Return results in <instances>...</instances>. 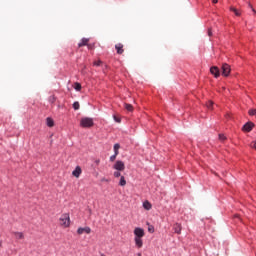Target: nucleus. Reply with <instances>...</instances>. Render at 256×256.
Here are the masks:
<instances>
[{"instance_id":"f257e3e1","label":"nucleus","mask_w":256,"mask_h":256,"mask_svg":"<svg viewBox=\"0 0 256 256\" xmlns=\"http://www.w3.org/2000/svg\"><path fill=\"white\" fill-rule=\"evenodd\" d=\"M134 242L138 249H141L143 247V237H145V230L143 228H135L134 229Z\"/></svg>"},{"instance_id":"f03ea898","label":"nucleus","mask_w":256,"mask_h":256,"mask_svg":"<svg viewBox=\"0 0 256 256\" xmlns=\"http://www.w3.org/2000/svg\"><path fill=\"white\" fill-rule=\"evenodd\" d=\"M59 221H60L61 227L67 228L71 225V218L69 217V214H67V213L62 214Z\"/></svg>"},{"instance_id":"7ed1b4c3","label":"nucleus","mask_w":256,"mask_h":256,"mask_svg":"<svg viewBox=\"0 0 256 256\" xmlns=\"http://www.w3.org/2000/svg\"><path fill=\"white\" fill-rule=\"evenodd\" d=\"M80 125H81V127L89 128V127H93L94 122H93L92 118L84 117L81 119Z\"/></svg>"},{"instance_id":"20e7f679","label":"nucleus","mask_w":256,"mask_h":256,"mask_svg":"<svg viewBox=\"0 0 256 256\" xmlns=\"http://www.w3.org/2000/svg\"><path fill=\"white\" fill-rule=\"evenodd\" d=\"M113 169H115L116 171H125V163L121 160H118L113 165Z\"/></svg>"},{"instance_id":"39448f33","label":"nucleus","mask_w":256,"mask_h":256,"mask_svg":"<svg viewBox=\"0 0 256 256\" xmlns=\"http://www.w3.org/2000/svg\"><path fill=\"white\" fill-rule=\"evenodd\" d=\"M254 127H255V124L253 122H247L242 127V131H244L245 133H250V131H253Z\"/></svg>"},{"instance_id":"423d86ee","label":"nucleus","mask_w":256,"mask_h":256,"mask_svg":"<svg viewBox=\"0 0 256 256\" xmlns=\"http://www.w3.org/2000/svg\"><path fill=\"white\" fill-rule=\"evenodd\" d=\"M229 73H231V66L229 64L222 65V75L224 77H229Z\"/></svg>"},{"instance_id":"0eeeda50","label":"nucleus","mask_w":256,"mask_h":256,"mask_svg":"<svg viewBox=\"0 0 256 256\" xmlns=\"http://www.w3.org/2000/svg\"><path fill=\"white\" fill-rule=\"evenodd\" d=\"M210 73L211 75H214L216 79L221 75V72L219 71V67L217 66H212L210 68Z\"/></svg>"},{"instance_id":"6e6552de","label":"nucleus","mask_w":256,"mask_h":256,"mask_svg":"<svg viewBox=\"0 0 256 256\" xmlns=\"http://www.w3.org/2000/svg\"><path fill=\"white\" fill-rule=\"evenodd\" d=\"M78 235H83V233H86L87 235L91 234V228L89 226L87 227H80L77 230Z\"/></svg>"},{"instance_id":"1a4fd4ad","label":"nucleus","mask_w":256,"mask_h":256,"mask_svg":"<svg viewBox=\"0 0 256 256\" xmlns=\"http://www.w3.org/2000/svg\"><path fill=\"white\" fill-rule=\"evenodd\" d=\"M81 173H82L81 168H80L79 166H77V167L75 168V170L72 172V175H73L74 177H76L77 179H79V177H81Z\"/></svg>"},{"instance_id":"9d476101","label":"nucleus","mask_w":256,"mask_h":256,"mask_svg":"<svg viewBox=\"0 0 256 256\" xmlns=\"http://www.w3.org/2000/svg\"><path fill=\"white\" fill-rule=\"evenodd\" d=\"M115 49H116L118 55H123V53H124L123 44H121V43L116 44Z\"/></svg>"},{"instance_id":"9b49d317","label":"nucleus","mask_w":256,"mask_h":256,"mask_svg":"<svg viewBox=\"0 0 256 256\" xmlns=\"http://www.w3.org/2000/svg\"><path fill=\"white\" fill-rule=\"evenodd\" d=\"M174 232L177 233L178 235H181V224L176 223L173 226Z\"/></svg>"},{"instance_id":"f8f14e48","label":"nucleus","mask_w":256,"mask_h":256,"mask_svg":"<svg viewBox=\"0 0 256 256\" xmlns=\"http://www.w3.org/2000/svg\"><path fill=\"white\" fill-rule=\"evenodd\" d=\"M89 38H83L81 42L78 44V47H85V45H88Z\"/></svg>"},{"instance_id":"ddd939ff","label":"nucleus","mask_w":256,"mask_h":256,"mask_svg":"<svg viewBox=\"0 0 256 256\" xmlns=\"http://www.w3.org/2000/svg\"><path fill=\"white\" fill-rule=\"evenodd\" d=\"M143 207H144V209H146V211H150V209H151V207H152L151 202H149V201L146 200V201L143 203Z\"/></svg>"},{"instance_id":"4468645a","label":"nucleus","mask_w":256,"mask_h":256,"mask_svg":"<svg viewBox=\"0 0 256 256\" xmlns=\"http://www.w3.org/2000/svg\"><path fill=\"white\" fill-rule=\"evenodd\" d=\"M119 185H120V187H125L127 185V181L125 180V176L120 177Z\"/></svg>"},{"instance_id":"2eb2a0df","label":"nucleus","mask_w":256,"mask_h":256,"mask_svg":"<svg viewBox=\"0 0 256 256\" xmlns=\"http://www.w3.org/2000/svg\"><path fill=\"white\" fill-rule=\"evenodd\" d=\"M14 236L16 237V239H25V235L23 234V232H14Z\"/></svg>"},{"instance_id":"dca6fc26","label":"nucleus","mask_w":256,"mask_h":256,"mask_svg":"<svg viewBox=\"0 0 256 256\" xmlns=\"http://www.w3.org/2000/svg\"><path fill=\"white\" fill-rule=\"evenodd\" d=\"M46 123L49 127H54L55 125V122L51 118H47Z\"/></svg>"},{"instance_id":"f3484780","label":"nucleus","mask_w":256,"mask_h":256,"mask_svg":"<svg viewBox=\"0 0 256 256\" xmlns=\"http://www.w3.org/2000/svg\"><path fill=\"white\" fill-rule=\"evenodd\" d=\"M119 149H121V145L115 144L114 145V153H116V155H119Z\"/></svg>"},{"instance_id":"a211bd4d","label":"nucleus","mask_w":256,"mask_h":256,"mask_svg":"<svg viewBox=\"0 0 256 256\" xmlns=\"http://www.w3.org/2000/svg\"><path fill=\"white\" fill-rule=\"evenodd\" d=\"M124 107L126 110H128L130 112L133 111V105H131V104H124Z\"/></svg>"},{"instance_id":"6ab92c4d","label":"nucleus","mask_w":256,"mask_h":256,"mask_svg":"<svg viewBox=\"0 0 256 256\" xmlns=\"http://www.w3.org/2000/svg\"><path fill=\"white\" fill-rule=\"evenodd\" d=\"M231 11H233V13H235V15H236L237 17H239V16L241 15V12H239V10L236 9V8H231Z\"/></svg>"},{"instance_id":"aec40b11","label":"nucleus","mask_w":256,"mask_h":256,"mask_svg":"<svg viewBox=\"0 0 256 256\" xmlns=\"http://www.w3.org/2000/svg\"><path fill=\"white\" fill-rule=\"evenodd\" d=\"M74 88H75L76 91H81V84H79V82H76L74 84Z\"/></svg>"},{"instance_id":"412c9836","label":"nucleus","mask_w":256,"mask_h":256,"mask_svg":"<svg viewBox=\"0 0 256 256\" xmlns=\"http://www.w3.org/2000/svg\"><path fill=\"white\" fill-rule=\"evenodd\" d=\"M79 107H80L79 102L73 103V108L75 109V111H78Z\"/></svg>"},{"instance_id":"4be33fe9","label":"nucleus","mask_w":256,"mask_h":256,"mask_svg":"<svg viewBox=\"0 0 256 256\" xmlns=\"http://www.w3.org/2000/svg\"><path fill=\"white\" fill-rule=\"evenodd\" d=\"M206 105L208 109H213V101H208Z\"/></svg>"},{"instance_id":"5701e85b","label":"nucleus","mask_w":256,"mask_h":256,"mask_svg":"<svg viewBox=\"0 0 256 256\" xmlns=\"http://www.w3.org/2000/svg\"><path fill=\"white\" fill-rule=\"evenodd\" d=\"M114 177H116V178L121 177V172H119V170H117L116 172H114Z\"/></svg>"},{"instance_id":"b1692460","label":"nucleus","mask_w":256,"mask_h":256,"mask_svg":"<svg viewBox=\"0 0 256 256\" xmlns=\"http://www.w3.org/2000/svg\"><path fill=\"white\" fill-rule=\"evenodd\" d=\"M55 101H56L55 96H50V97H49V102H50V103H54Z\"/></svg>"},{"instance_id":"393cba45","label":"nucleus","mask_w":256,"mask_h":256,"mask_svg":"<svg viewBox=\"0 0 256 256\" xmlns=\"http://www.w3.org/2000/svg\"><path fill=\"white\" fill-rule=\"evenodd\" d=\"M219 139H220V141H225V139H227V137H225V135H223V134H219Z\"/></svg>"},{"instance_id":"a878e982","label":"nucleus","mask_w":256,"mask_h":256,"mask_svg":"<svg viewBox=\"0 0 256 256\" xmlns=\"http://www.w3.org/2000/svg\"><path fill=\"white\" fill-rule=\"evenodd\" d=\"M117 159V155H116V153H114V155H112L111 157H110V161H115Z\"/></svg>"},{"instance_id":"bb28decb","label":"nucleus","mask_w":256,"mask_h":256,"mask_svg":"<svg viewBox=\"0 0 256 256\" xmlns=\"http://www.w3.org/2000/svg\"><path fill=\"white\" fill-rule=\"evenodd\" d=\"M113 118L116 123H121V118H118L117 116H113Z\"/></svg>"},{"instance_id":"cd10ccee","label":"nucleus","mask_w":256,"mask_h":256,"mask_svg":"<svg viewBox=\"0 0 256 256\" xmlns=\"http://www.w3.org/2000/svg\"><path fill=\"white\" fill-rule=\"evenodd\" d=\"M250 147H252V149H256V140L251 142Z\"/></svg>"},{"instance_id":"c85d7f7f","label":"nucleus","mask_w":256,"mask_h":256,"mask_svg":"<svg viewBox=\"0 0 256 256\" xmlns=\"http://www.w3.org/2000/svg\"><path fill=\"white\" fill-rule=\"evenodd\" d=\"M249 115H251V116L256 115V109L249 110Z\"/></svg>"},{"instance_id":"c756f323","label":"nucleus","mask_w":256,"mask_h":256,"mask_svg":"<svg viewBox=\"0 0 256 256\" xmlns=\"http://www.w3.org/2000/svg\"><path fill=\"white\" fill-rule=\"evenodd\" d=\"M148 231H149V233H155V228L149 227V228H148Z\"/></svg>"},{"instance_id":"7c9ffc66","label":"nucleus","mask_w":256,"mask_h":256,"mask_svg":"<svg viewBox=\"0 0 256 256\" xmlns=\"http://www.w3.org/2000/svg\"><path fill=\"white\" fill-rule=\"evenodd\" d=\"M94 163H95L96 165H99V163H101V160H100V159H96V160L94 161Z\"/></svg>"},{"instance_id":"2f4dec72","label":"nucleus","mask_w":256,"mask_h":256,"mask_svg":"<svg viewBox=\"0 0 256 256\" xmlns=\"http://www.w3.org/2000/svg\"><path fill=\"white\" fill-rule=\"evenodd\" d=\"M94 65H96V67H99V65H101V61L95 62Z\"/></svg>"},{"instance_id":"473e14b6","label":"nucleus","mask_w":256,"mask_h":256,"mask_svg":"<svg viewBox=\"0 0 256 256\" xmlns=\"http://www.w3.org/2000/svg\"><path fill=\"white\" fill-rule=\"evenodd\" d=\"M208 35H209V37H211V35H213V32H211V29L208 30Z\"/></svg>"},{"instance_id":"72a5a7b5","label":"nucleus","mask_w":256,"mask_h":256,"mask_svg":"<svg viewBox=\"0 0 256 256\" xmlns=\"http://www.w3.org/2000/svg\"><path fill=\"white\" fill-rule=\"evenodd\" d=\"M212 3H218V0H213Z\"/></svg>"},{"instance_id":"f704fd0d","label":"nucleus","mask_w":256,"mask_h":256,"mask_svg":"<svg viewBox=\"0 0 256 256\" xmlns=\"http://www.w3.org/2000/svg\"><path fill=\"white\" fill-rule=\"evenodd\" d=\"M137 256H142V254H141V253H138Z\"/></svg>"},{"instance_id":"c9c22d12","label":"nucleus","mask_w":256,"mask_h":256,"mask_svg":"<svg viewBox=\"0 0 256 256\" xmlns=\"http://www.w3.org/2000/svg\"><path fill=\"white\" fill-rule=\"evenodd\" d=\"M0 247H1V242H0Z\"/></svg>"}]
</instances>
